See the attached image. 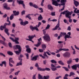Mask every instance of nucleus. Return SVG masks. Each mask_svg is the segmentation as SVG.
<instances>
[{
	"label": "nucleus",
	"instance_id": "nucleus-34",
	"mask_svg": "<svg viewBox=\"0 0 79 79\" xmlns=\"http://www.w3.org/2000/svg\"><path fill=\"white\" fill-rule=\"evenodd\" d=\"M31 15L30 14L27 15L26 16V18H28V19H29L31 20V16H30V15Z\"/></svg>",
	"mask_w": 79,
	"mask_h": 79
},
{
	"label": "nucleus",
	"instance_id": "nucleus-47",
	"mask_svg": "<svg viewBox=\"0 0 79 79\" xmlns=\"http://www.w3.org/2000/svg\"><path fill=\"white\" fill-rule=\"evenodd\" d=\"M20 72V71L19 70L17 72H15L14 74L15 75V76H18V74H19V73Z\"/></svg>",
	"mask_w": 79,
	"mask_h": 79
},
{
	"label": "nucleus",
	"instance_id": "nucleus-38",
	"mask_svg": "<svg viewBox=\"0 0 79 79\" xmlns=\"http://www.w3.org/2000/svg\"><path fill=\"white\" fill-rule=\"evenodd\" d=\"M74 75H75V73H74V72H72L70 73V75H69V77H71V76H74Z\"/></svg>",
	"mask_w": 79,
	"mask_h": 79
},
{
	"label": "nucleus",
	"instance_id": "nucleus-15",
	"mask_svg": "<svg viewBox=\"0 0 79 79\" xmlns=\"http://www.w3.org/2000/svg\"><path fill=\"white\" fill-rule=\"evenodd\" d=\"M4 7L6 10H10V7H8V4L6 3H5L3 4Z\"/></svg>",
	"mask_w": 79,
	"mask_h": 79
},
{
	"label": "nucleus",
	"instance_id": "nucleus-27",
	"mask_svg": "<svg viewBox=\"0 0 79 79\" xmlns=\"http://www.w3.org/2000/svg\"><path fill=\"white\" fill-rule=\"evenodd\" d=\"M21 51L19 50V51H15V53L16 55H19V53H21Z\"/></svg>",
	"mask_w": 79,
	"mask_h": 79
},
{
	"label": "nucleus",
	"instance_id": "nucleus-46",
	"mask_svg": "<svg viewBox=\"0 0 79 79\" xmlns=\"http://www.w3.org/2000/svg\"><path fill=\"white\" fill-rule=\"evenodd\" d=\"M50 25L49 24H48L47 25V27H46L45 30H47V29H48L50 28Z\"/></svg>",
	"mask_w": 79,
	"mask_h": 79
},
{
	"label": "nucleus",
	"instance_id": "nucleus-16",
	"mask_svg": "<svg viewBox=\"0 0 79 79\" xmlns=\"http://www.w3.org/2000/svg\"><path fill=\"white\" fill-rule=\"evenodd\" d=\"M74 1V4L75 5L76 7H77L79 5V2L75 0H73Z\"/></svg>",
	"mask_w": 79,
	"mask_h": 79
},
{
	"label": "nucleus",
	"instance_id": "nucleus-58",
	"mask_svg": "<svg viewBox=\"0 0 79 79\" xmlns=\"http://www.w3.org/2000/svg\"><path fill=\"white\" fill-rule=\"evenodd\" d=\"M42 24V23L40 22H39L38 24V26H37V27H39V26H40Z\"/></svg>",
	"mask_w": 79,
	"mask_h": 79
},
{
	"label": "nucleus",
	"instance_id": "nucleus-7",
	"mask_svg": "<svg viewBox=\"0 0 79 79\" xmlns=\"http://www.w3.org/2000/svg\"><path fill=\"white\" fill-rule=\"evenodd\" d=\"M73 11H71V12L69 11V17H67L69 19V23H72V21H73L72 19H71V15H72V14H73Z\"/></svg>",
	"mask_w": 79,
	"mask_h": 79
},
{
	"label": "nucleus",
	"instance_id": "nucleus-49",
	"mask_svg": "<svg viewBox=\"0 0 79 79\" xmlns=\"http://www.w3.org/2000/svg\"><path fill=\"white\" fill-rule=\"evenodd\" d=\"M45 0H42V1L41 2L40 4V5L42 6H44V1Z\"/></svg>",
	"mask_w": 79,
	"mask_h": 79
},
{
	"label": "nucleus",
	"instance_id": "nucleus-41",
	"mask_svg": "<svg viewBox=\"0 0 79 79\" xmlns=\"http://www.w3.org/2000/svg\"><path fill=\"white\" fill-rule=\"evenodd\" d=\"M14 16H15L14 14H12L10 17V20H12L13 18H14Z\"/></svg>",
	"mask_w": 79,
	"mask_h": 79
},
{
	"label": "nucleus",
	"instance_id": "nucleus-14",
	"mask_svg": "<svg viewBox=\"0 0 79 79\" xmlns=\"http://www.w3.org/2000/svg\"><path fill=\"white\" fill-rule=\"evenodd\" d=\"M13 12L14 16H18L19 14V11L16 12V10H14Z\"/></svg>",
	"mask_w": 79,
	"mask_h": 79
},
{
	"label": "nucleus",
	"instance_id": "nucleus-50",
	"mask_svg": "<svg viewBox=\"0 0 79 79\" xmlns=\"http://www.w3.org/2000/svg\"><path fill=\"white\" fill-rule=\"evenodd\" d=\"M25 55H26V57H27V59H29V54L28 53H27L25 54Z\"/></svg>",
	"mask_w": 79,
	"mask_h": 79
},
{
	"label": "nucleus",
	"instance_id": "nucleus-8",
	"mask_svg": "<svg viewBox=\"0 0 79 79\" xmlns=\"http://www.w3.org/2000/svg\"><path fill=\"white\" fill-rule=\"evenodd\" d=\"M56 53H60V52L61 51H69V49H64V48H60L59 49V50L56 49Z\"/></svg>",
	"mask_w": 79,
	"mask_h": 79
},
{
	"label": "nucleus",
	"instance_id": "nucleus-54",
	"mask_svg": "<svg viewBox=\"0 0 79 79\" xmlns=\"http://www.w3.org/2000/svg\"><path fill=\"white\" fill-rule=\"evenodd\" d=\"M39 52L40 53H42V52H44V50L43 49H40L39 50Z\"/></svg>",
	"mask_w": 79,
	"mask_h": 79
},
{
	"label": "nucleus",
	"instance_id": "nucleus-17",
	"mask_svg": "<svg viewBox=\"0 0 79 79\" xmlns=\"http://www.w3.org/2000/svg\"><path fill=\"white\" fill-rule=\"evenodd\" d=\"M39 57V56L36 55L35 56H34L32 59H31V60L32 61H36V60H37V58Z\"/></svg>",
	"mask_w": 79,
	"mask_h": 79
},
{
	"label": "nucleus",
	"instance_id": "nucleus-11",
	"mask_svg": "<svg viewBox=\"0 0 79 79\" xmlns=\"http://www.w3.org/2000/svg\"><path fill=\"white\" fill-rule=\"evenodd\" d=\"M64 57H68L69 58L71 56V53L69 52L65 53L63 55Z\"/></svg>",
	"mask_w": 79,
	"mask_h": 79
},
{
	"label": "nucleus",
	"instance_id": "nucleus-64",
	"mask_svg": "<svg viewBox=\"0 0 79 79\" xmlns=\"http://www.w3.org/2000/svg\"><path fill=\"white\" fill-rule=\"evenodd\" d=\"M46 63H47V60H44L43 61V64H44L46 65Z\"/></svg>",
	"mask_w": 79,
	"mask_h": 79
},
{
	"label": "nucleus",
	"instance_id": "nucleus-51",
	"mask_svg": "<svg viewBox=\"0 0 79 79\" xmlns=\"http://www.w3.org/2000/svg\"><path fill=\"white\" fill-rule=\"evenodd\" d=\"M44 71H50V68H46L45 69H44Z\"/></svg>",
	"mask_w": 79,
	"mask_h": 79
},
{
	"label": "nucleus",
	"instance_id": "nucleus-60",
	"mask_svg": "<svg viewBox=\"0 0 79 79\" xmlns=\"http://www.w3.org/2000/svg\"><path fill=\"white\" fill-rule=\"evenodd\" d=\"M62 77L60 76L58 77H56L55 78V79H59V78H61Z\"/></svg>",
	"mask_w": 79,
	"mask_h": 79
},
{
	"label": "nucleus",
	"instance_id": "nucleus-33",
	"mask_svg": "<svg viewBox=\"0 0 79 79\" xmlns=\"http://www.w3.org/2000/svg\"><path fill=\"white\" fill-rule=\"evenodd\" d=\"M43 55V56H44V57H46V58L47 59H48V56L47 55V54H46V52H44Z\"/></svg>",
	"mask_w": 79,
	"mask_h": 79
},
{
	"label": "nucleus",
	"instance_id": "nucleus-25",
	"mask_svg": "<svg viewBox=\"0 0 79 79\" xmlns=\"http://www.w3.org/2000/svg\"><path fill=\"white\" fill-rule=\"evenodd\" d=\"M73 69H77V64L74 65L72 66Z\"/></svg>",
	"mask_w": 79,
	"mask_h": 79
},
{
	"label": "nucleus",
	"instance_id": "nucleus-28",
	"mask_svg": "<svg viewBox=\"0 0 79 79\" xmlns=\"http://www.w3.org/2000/svg\"><path fill=\"white\" fill-rule=\"evenodd\" d=\"M58 62L60 64H61V65H62V66H64V63L61 60L58 61Z\"/></svg>",
	"mask_w": 79,
	"mask_h": 79
},
{
	"label": "nucleus",
	"instance_id": "nucleus-30",
	"mask_svg": "<svg viewBox=\"0 0 79 79\" xmlns=\"http://www.w3.org/2000/svg\"><path fill=\"white\" fill-rule=\"evenodd\" d=\"M26 52L28 53H30L31 52V48L27 49L26 50Z\"/></svg>",
	"mask_w": 79,
	"mask_h": 79
},
{
	"label": "nucleus",
	"instance_id": "nucleus-56",
	"mask_svg": "<svg viewBox=\"0 0 79 79\" xmlns=\"http://www.w3.org/2000/svg\"><path fill=\"white\" fill-rule=\"evenodd\" d=\"M35 67H36V68L39 67V64H38V63H36L35 65Z\"/></svg>",
	"mask_w": 79,
	"mask_h": 79
},
{
	"label": "nucleus",
	"instance_id": "nucleus-26",
	"mask_svg": "<svg viewBox=\"0 0 79 79\" xmlns=\"http://www.w3.org/2000/svg\"><path fill=\"white\" fill-rule=\"evenodd\" d=\"M76 10H77V11H76ZM73 12L75 13H76L77 14V13H79V10H77V8H76V9H74Z\"/></svg>",
	"mask_w": 79,
	"mask_h": 79
},
{
	"label": "nucleus",
	"instance_id": "nucleus-59",
	"mask_svg": "<svg viewBox=\"0 0 79 79\" xmlns=\"http://www.w3.org/2000/svg\"><path fill=\"white\" fill-rule=\"evenodd\" d=\"M73 60H75V61H76V62H77H77H78V61H79V58H78L73 59Z\"/></svg>",
	"mask_w": 79,
	"mask_h": 79
},
{
	"label": "nucleus",
	"instance_id": "nucleus-24",
	"mask_svg": "<svg viewBox=\"0 0 79 79\" xmlns=\"http://www.w3.org/2000/svg\"><path fill=\"white\" fill-rule=\"evenodd\" d=\"M43 17L41 15H40V16L38 18V21H40V20H42Z\"/></svg>",
	"mask_w": 79,
	"mask_h": 79
},
{
	"label": "nucleus",
	"instance_id": "nucleus-18",
	"mask_svg": "<svg viewBox=\"0 0 79 79\" xmlns=\"http://www.w3.org/2000/svg\"><path fill=\"white\" fill-rule=\"evenodd\" d=\"M0 43H1V44H3V45L4 46H5V47H6V46L8 45L6 42L2 40H0Z\"/></svg>",
	"mask_w": 79,
	"mask_h": 79
},
{
	"label": "nucleus",
	"instance_id": "nucleus-12",
	"mask_svg": "<svg viewBox=\"0 0 79 79\" xmlns=\"http://www.w3.org/2000/svg\"><path fill=\"white\" fill-rule=\"evenodd\" d=\"M51 69L53 71H56L57 69L55 67H56V66L54 65L53 64H52L51 65Z\"/></svg>",
	"mask_w": 79,
	"mask_h": 79
},
{
	"label": "nucleus",
	"instance_id": "nucleus-23",
	"mask_svg": "<svg viewBox=\"0 0 79 79\" xmlns=\"http://www.w3.org/2000/svg\"><path fill=\"white\" fill-rule=\"evenodd\" d=\"M48 9H50V10H53V7H52V6L51 5H48Z\"/></svg>",
	"mask_w": 79,
	"mask_h": 79
},
{
	"label": "nucleus",
	"instance_id": "nucleus-37",
	"mask_svg": "<svg viewBox=\"0 0 79 79\" xmlns=\"http://www.w3.org/2000/svg\"><path fill=\"white\" fill-rule=\"evenodd\" d=\"M7 54L11 56H12L13 55V52L11 51H9L7 52Z\"/></svg>",
	"mask_w": 79,
	"mask_h": 79
},
{
	"label": "nucleus",
	"instance_id": "nucleus-45",
	"mask_svg": "<svg viewBox=\"0 0 79 79\" xmlns=\"http://www.w3.org/2000/svg\"><path fill=\"white\" fill-rule=\"evenodd\" d=\"M43 77L45 78L44 79H48V78H50V76L49 75L47 76H44Z\"/></svg>",
	"mask_w": 79,
	"mask_h": 79
},
{
	"label": "nucleus",
	"instance_id": "nucleus-44",
	"mask_svg": "<svg viewBox=\"0 0 79 79\" xmlns=\"http://www.w3.org/2000/svg\"><path fill=\"white\" fill-rule=\"evenodd\" d=\"M52 63H56V61L55 60H52L50 61Z\"/></svg>",
	"mask_w": 79,
	"mask_h": 79
},
{
	"label": "nucleus",
	"instance_id": "nucleus-53",
	"mask_svg": "<svg viewBox=\"0 0 79 79\" xmlns=\"http://www.w3.org/2000/svg\"><path fill=\"white\" fill-rule=\"evenodd\" d=\"M8 45L9 46V47H10V48H12V44H11V43L10 42L8 44Z\"/></svg>",
	"mask_w": 79,
	"mask_h": 79
},
{
	"label": "nucleus",
	"instance_id": "nucleus-43",
	"mask_svg": "<svg viewBox=\"0 0 79 79\" xmlns=\"http://www.w3.org/2000/svg\"><path fill=\"white\" fill-rule=\"evenodd\" d=\"M33 7L35 8H36V9L39 8V6H37V5L35 4H34L33 5Z\"/></svg>",
	"mask_w": 79,
	"mask_h": 79
},
{
	"label": "nucleus",
	"instance_id": "nucleus-42",
	"mask_svg": "<svg viewBox=\"0 0 79 79\" xmlns=\"http://www.w3.org/2000/svg\"><path fill=\"white\" fill-rule=\"evenodd\" d=\"M38 10H40L41 11H40V13H43L44 12V10H43V9L42 8H39Z\"/></svg>",
	"mask_w": 79,
	"mask_h": 79
},
{
	"label": "nucleus",
	"instance_id": "nucleus-40",
	"mask_svg": "<svg viewBox=\"0 0 79 79\" xmlns=\"http://www.w3.org/2000/svg\"><path fill=\"white\" fill-rule=\"evenodd\" d=\"M2 64H4L5 67L6 66V61H3L2 62Z\"/></svg>",
	"mask_w": 79,
	"mask_h": 79
},
{
	"label": "nucleus",
	"instance_id": "nucleus-48",
	"mask_svg": "<svg viewBox=\"0 0 79 79\" xmlns=\"http://www.w3.org/2000/svg\"><path fill=\"white\" fill-rule=\"evenodd\" d=\"M62 68L64 69L66 71H69V69H68L67 67H63Z\"/></svg>",
	"mask_w": 79,
	"mask_h": 79
},
{
	"label": "nucleus",
	"instance_id": "nucleus-36",
	"mask_svg": "<svg viewBox=\"0 0 79 79\" xmlns=\"http://www.w3.org/2000/svg\"><path fill=\"white\" fill-rule=\"evenodd\" d=\"M63 35V36H64V35H65H65H66V33L65 32H60V35H61V36H62V35Z\"/></svg>",
	"mask_w": 79,
	"mask_h": 79
},
{
	"label": "nucleus",
	"instance_id": "nucleus-52",
	"mask_svg": "<svg viewBox=\"0 0 79 79\" xmlns=\"http://www.w3.org/2000/svg\"><path fill=\"white\" fill-rule=\"evenodd\" d=\"M25 12L26 11L25 10H23L21 12V15L23 16V15H25Z\"/></svg>",
	"mask_w": 79,
	"mask_h": 79
},
{
	"label": "nucleus",
	"instance_id": "nucleus-10",
	"mask_svg": "<svg viewBox=\"0 0 79 79\" xmlns=\"http://www.w3.org/2000/svg\"><path fill=\"white\" fill-rule=\"evenodd\" d=\"M37 25H36V27H34L32 26H31L30 27V28L31 29V30H32V31H34V29H35V30H36L37 31H39V29L37 27Z\"/></svg>",
	"mask_w": 79,
	"mask_h": 79
},
{
	"label": "nucleus",
	"instance_id": "nucleus-63",
	"mask_svg": "<svg viewBox=\"0 0 79 79\" xmlns=\"http://www.w3.org/2000/svg\"><path fill=\"white\" fill-rule=\"evenodd\" d=\"M30 5V6H33L34 5H33V3H32L31 2H30L29 3Z\"/></svg>",
	"mask_w": 79,
	"mask_h": 79
},
{
	"label": "nucleus",
	"instance_id": "nucleus-21",
	"mask_svg": "<svg viewBox=\"0 0 79 79\" xmlns=\"http://www.w3.org/2000/svg\"><path fill=\"white\" fill-rule=\"evenodd\" d=\"M16 47H17V49H18L19 51H21V47L20 45H16Z\"/></svg>",
	"mask_w": 79,
	"mask_h": 79
},
{
	"label": "nucleus",
	"instance_id": "nucleus-9",
	"mask_svg": "<svg viewBox=\"0 0 79 79\" xmlns=\"http://www.w3.org/2000/svg\"><path fill=\"white\" fill-rule=\"evenodd\" d=\"M17 2L19 3V4H21L22 5L23 8L25 9L26 8V6L25 4L24 3V1H22L21 0L19 1H17Z\"/></svg>",
	"mask_w": 79,
	"mask_h": 79
},
{
	"label": "nucleus",
	"instance_id": "nucleus-4",
	"mask_svg": "<svg viewBox=\"0 0 79 79\" xmlns=\"http://www.w3.org/2000/svg\"><path fill=\"white\" fill-rule=\"evenodd\" d=\"M43 38L44 40H46V41H48V42H50L51 40L50 36H49V35L47 34H46V35L43 37Z\"/></svg>",
	"mask_w": 79,
	"mask_h": 79
},
{
	"label": "nucleus",
	"instance_id": "nucleus-61",
	"mask_svg": "<svg viewBox=\"0 0 79 79\" xmlns=\"http://www.w3.org/2000/svg\"><path fill=\"white\" fill-rule=\"evenodd\" d=\"M20 24L22 25V26H25L24 22H23V21H22L20 23Z\"/></svg>",
	"mask_w": 79,
	"mask_h": 79
},
{
	"label": "nucleus",
	"instance_id": "nucleus-1",
	"mask_svg": "<svg viewBox=\"0 0 79 79\" xmlns=\"http://www.w3.org/2000/svg\"><path fill=\"white\" fill-rule=\"evenodd\" d=\"M9 18L8 17H7V22H9L8 23H5L3 26L2 25L0 27V29L1 31H3V29H5L4 30V32L7 34V35H10V33L8 32V31H9V29L8 28H6V26L7 25V26H10L11 25V22L9 20Z\"/></svg>",
	"mask_w": 79,
	"mask_h": 79
},
{
	"label": "nucleus",
	"instance_id": "nucleus-62",
	"mask_svg": "<svg viewBox=\"0 0 79 79\" xmlns=\"http://www.w3.org/2000/svg\"><path fill=\"white\" fill-rule=\"evenodd\" d=\"M11 40H12L13 42H14L15 41V40H14V38L11 37H10L9 38Z\"/></svg>",
	"mask_w": 79,
	"mask_h": 79
},
{
	"label": "nucleus",
	"instance_id": "nucleus-57",
	"mask_svg": "<svg viewBox=\"0 0 79 79\" xmlns=\"http://www.w3.org/2000/svg\"><path fill=\"white\" fill-rule=\"evenodd\" d=\"M52 16H55V12H52L51 13Z\"/></svg>",
	"mask_w": 79,
	"mask_h": 79
},
{
	"label": "nucleus",
	"instance_id": "nucleus-5",
	"mask_svg": "<svg viewBox=\"0 0 79 79\" xmlns=\"http://www.w3.org/2000/svg\"><path fill=\"white\" fill-rule=\"evenodd\" d=\"M36 37V36H35V35H32L31 36H28V38L29 39H26V40H28V41H30L31 42H32V43H34V41H32V39H34V37Z\"/></svg>",
	"mask_w": 79,
	"mask_h": 79
},
{
	"label": "nucleus",
	"instance_id": "nucleus-2",
	"mask_svg": "<svg viewBox=\"0 0 79 79\" xmlns=\"http://www.w3.org/2000/svg\"><path fill=\"white\" fill-rule=\"evenodd\" d=\"M52 4L56 6H58V5H61L62 6H64L65 3L67 2V0H52Z\"/></svg>",
	"mask_w": 79,
	"mask_h": 79
},
{
	"label": "nucleus",
	"instance_id": "nucleus-31",
	"mask_svg": "<svg viewBox=\"0 0 79 79\" xmlns=\"http://www.w3.org/2000/svg\"><path fill=\"white\" fill-rule=\"evenodd\" d=\"M22 60H20L19 63H18L16 65V66H19V65H22Z\"/></svg>",
	"mask_w": 79,
	"mask_h": 79
},
{
	"label": "nucleus",
	"instance_id": "nucleus-39",
	"mask_svg": "<svg viewBox=\"0 0 79 79\" xmlns=\"http://www.w3.org/2000/svg\"><path fill=\"white\" fill-rule=\"evenodd\" d=\"M38 78L39 79H43V76L41 75L40 74H38Z\"/></svg>",
	"mask_w": 79,
	"mask_h": 79
},
{
	"label": "nucleus",
	"instance_id": "nucleus-20",
	"mask_svg": "<svg viewBox=\"0 0 79 79\" xmlns=\"http://www.w3.org/2000/svg\"><path fill=\"white\" fill-rule=\"evenodd\" d=\"M73 62V60H72V58H70L69 60H68L67 61V63L68 64H71Z\"/></svg>",
	"mask_w": 79,
	"mask_h": 79
},
{
	"label": "nucleus",
	"instance_id": "nucleus-32",
	"mask_svg": "<svg viewBox=\"0 0 79 79\" xmlns=\"http://www.w3.org/2000/svg\"><path fill=\"white\" fill-rule=\"evenodd\" d=\"M41 44V42H39L37 44H35L34 46H35V47H38L39 46H40Z\"/></svg>",
	"mask_w": 79,
	"mask_h": 79
},
{
	"label": "nucleus",
	"instance_id": "nucleus-35",
	"mask_svg": "<svg viewBox=\"0 0 79 79\" xmlns=\"http://www.w3.org/2000/svg\"><path fill=\"white\" fill-rule=\"evenodd\" d=\"M38 70L40 71H44V69H42L41 68L39 67L37 68Z\"/></svg>",
	"mask_w": 79,
	"mask_h": 79
},
{
	"label": "nucleus",
	"instance_id": "nucleus-29",
	"mask_svg": "<svg viewBox=\"0 0 79 79\" xmlns=\"http://www.w3.org/2000/svg\"><path fill=\"white\" fill-rule=\"evenodd\" d=\"M42 49H43L44 50H45V48H46V47H47V46L45 44H43L42 45Z\"/></svg>",
	"mask_w": 79,
	"mask_h": 79
},
{
	"label": "nucleus",
	"instance_id": "nucleus-22",
	"mask_svg": "<svg viewBox=\"0 0 79 79\" xmlns=\"http://www.w3.org/2000/svg\"><path fill=\"white\" fill-rule=\"evenodd\" d=\"M23 57H24V56L23 55L21 54L19 56V60L23 61V59H22V58H23Z\"/></svg>",
	"mask_w": 79,
	"mask_h": 79
},
{
	"label": "nucleus",
	"instance_id": "nucleus-6",
	"mask_svg": "<svg viewBox=\"0 0 79 79\" xmlns=\"http://www.w3.org/2000/svg\"><path fill=\"white\" fill-rule=\"evenodd\" d=\"M36 37V36H35V35H32L31 36H28V38L29 39H26V40H28V41H30L31 42H32V43H34V41H32V39H34V37Z\"/></svg>",
	"mask_w": 79,
	"mask_h": 79
},
{
	"label": "nucleus",
	"instance_id": "nucleus-3",
	"mask_svg": "<svg viewBox=\"0 0 79 79\" xmlns=\"http://www.w3.org/2000/svg\"><path fill=\"white\" fill-rule=\"evenodd\" d=\"M69 11L68 10H65L64 11H63L62 12H61L60 13V15L59 16V17H61V16L62 14L63 15H65V17H66V18H69Z\"/></svg>",
	"mask_w": 79,
	"mask_h": 79
},
{
	"label": "nucleus",
	"instance_id": "nucleus-13",
	"mask_svg": "<svg viewBox=\"0 0 79 79\" xmlns=\"http://www.w3.org/2000/svg\"><path fill=\"white\" fill-rule=\"evenodd\" d=\"M60 27V20L58 21V24L55 27L52 29L53 31H55V30H57L58 28Z\"/></svg>",
	"mask_w": 79,
	"mask_h": 79
},
{
	"label": "nucleus",
	"instance_id": "nucleus-19",
	"mask_svg": "<svg viewBox=\"0 0 79 79\" xmlns=\"http://www.w3.org/2000/svg\"><path fill=\"white\" fill-rule=\"evenodd\" d=\"M9 63H11L13 64H15V61L13 60V58L10 57L9 58Z\"/></svg>",
	"mask_w": 79,
	"mask_h": 79
},
{
	"label": "nucleus",
	"instance_id": "nucleus-55",
	"mask_svg": "<svg viewBox=\"0 0 79 79\" xmlns=\"http://www.w3.org/2000/svg\"><path fill=\"white\" fill-rule=\"evenodd\" d=\"M46 30H45V29H44L43 30V34L44 35H46V31H46Z\"/></svg>",
	"mask_w": 79,
	"mask_h": 79
}]
</instances>
